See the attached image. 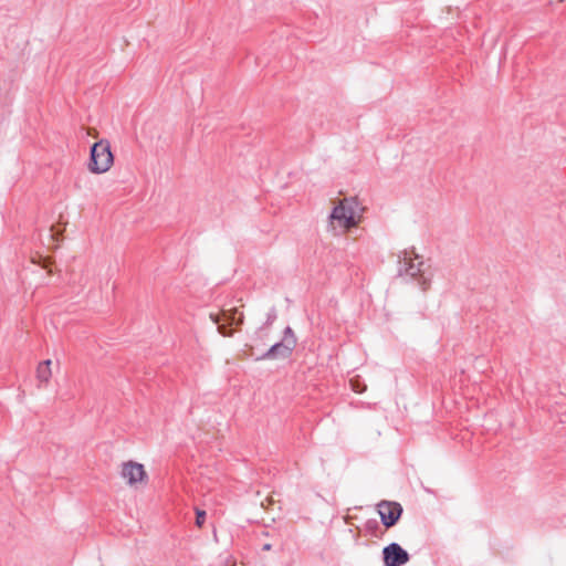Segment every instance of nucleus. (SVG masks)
Returning a JSON list of instances; mask_svg holds the SVG:
<instances>
[{
	"label": "nucleus",
	"instance_id": "obj_7",
	"mask_svg": "<svg viewBox=\"0 0 566 566\" xmlns=\"http://www.w3.org/2000/svg\"><path fill=\"white\" fill-rule=\"evenodd\" d=\"M293 340L291 338L282 339L279 343L272 345L262 356L258 359H280L287 358L294 349Z\"/></svg>",
	"mask_w": 566,
	"mask_h": 566
},
{
	"label": "nucleus",
	"instance_id": "obj_12",
	"mask_svg": "<svg viewBox=\"0 0 566 566\" xmlns=\"http://www.w3.org/2000/svg\"><path fill=\"white\" fill-rule=\"evenodd\" d=\"M218 332L223 335V336H231L232 335V331L228 329L227 325L224 324H219L218 325Z\"/></svg>",
	"mask_w": 566,
	"mask_h": 566
},
{
	"label": "nucleus",
	"instance_id": "obj_11",
	"mask_svg": "<svg viewBox=\"0 0 566 566\" xmlns=\"http://www.w3.org/2000/svg\"><path fill=\"white\" fill-rule=\"evenodd\" d=\"M287 338H291V340H293V345L295 347L296 346V337H295L294 332L292 331V328L290 326H287L284 329L283 339H287Z\"/></svg>",
	"mask_w": 566,
	"mask_h": 566
},
{
	"label": "nucleus",
	"instance_id": "obj_6",
	"mask_svg": "<svg viewBox=\"0 0 566 566\" xmlns=\"http://www.w3.org/2000/svg\"><path fill=\"white\" fill-rule=\"evenodd\" d=\"M120 475L129 485H135L138 482H145L147 480L144 465L134 461L123 463Z\"/></svg>",
	"mask_w": 566,
	"mask_h": 566
},
{
	"label": "nucleus",
	"instance_id": "obj_14",
	"mask_svg": "<svg viewBox=\"0 0 566 566\" xmlns=\"http://www.w3.org/2000/svg\"><path fill=\"white\" fill-rule=\"evenodd\" d=\"M271 548H272L271 544H264V545L262 546V551H263V552L270 551Z\"/></svg>",
	"mask_w": 566,
	"mask_h": 566
},
{
	"label": "nucleus",
	"instance_id": "obj_4",
	"mask_svg": "<svg viewBox=\"0 0 566 566\" xmlns=\"http://www.w3.org/2000/svg\"><path fill=\"white\" fill-rule=\"evenodd\" d=\"M378 513L381 523L389 528L399 521L402 514V506L398 502L382 501L378 504Z\"/></svg>",
	"mask_w": 566,
	"mask_h": 566
},
{
	"label": "nucleus",
	"instance_id": "obj_15",
	"mask_svg": "<svg viewBox=\"0 0 566 566\" xmlns=\"http://www.w3.org/2000/svg\"><path fill=\"white\" fill-rule=\"evenodd\" d=\"M210 317H211V319H212L216 324H219V318H218V316H217V315H214V314H210Z\"/></svg>",
	"mask_w": 566,
	"mask_h": 566
},
{
	"label": "nucleus",
	"instance_id": "obj_3",
	"mask_svg": "<svg viewBox=\"0 0 566 566\" xmlns=\"http://www.w3.org/2000/svg\"><path fill=\"white\" fill-rule=\"evenodd\" d=\"M114 164L111 144L107 139H101L93 144L90 151L88 170L93 174H104Z\"/></svg>",
	"mask_w": 566,
	"mask_h": 566
},
{
	"label": "nucleus",
	"instance_id": "obj_2",
	"mask_svg": "<svg viewBox=\"0 0 566 566\" xmlns=\"http://www.w3.org/2000/svg\"><path fill=\"white\" fill-rule=\"evenodd\" d=\"M398 274L416 280L422 291L430 287L431 277L427 275L422 256L413 250H405L398 254Z\"/></svg>",
	"mask_w": 566,
	"mask_h": 566
},
{
	"label": "nucleus",
	"instance_id": "obj_16",
	"mask_svg": "<svg viewBox=\"0 0 566 566\" xmlns=\"http://www.w3.org/2000/svg\"><path fill=\"white\" fill-rule=\"evenodd\" d=\"M564 0H558V2H563Z\"/></svg>",
	"mask_w": 566,
	"mask_h": 566
},
{
	"label": "nucleus",
	"instance_id": "obj_10",
	"mask_svg": "<svg viewBox=\"0 0 566 566\" xmlns=\"http://www.w3.org/2000/svg\"><path fill=\"white\" fill-rule=\"evenodd\" d=\"M206 521V512L201 510L196 511V525L202 527Z\"/></svg>",
	"mask_w": 566,
	"mask_h": 566
},
{
	"label": "nucleus",
	"instance_id": "obj_1",
	"mask_svg": "<svg viewBox=\"0 0 566 566\" xmlns=\"http://www.w3.org/2000/svg\"><path fill=\"white\" fill-rule=\"evenodd\" d=\"M364 208L356 197L344 198L334 207L329 214V223L335 229L337 223L343 232L356 227L363 216Z\"/></svg>",
	"mask_w": 566,
	"mask_h": 566
},
{
	"label": "nucleus",
	"instance_id": "obj_5",
	"mask_svg": "<svg viewBox=\"0 0 566 566\" xmlns=\"http://www.w3.org/2000/svg\"><path fill=\"white\" fill-rule=\"evenodd\" d=\"M385 566H402L409 562L410 556L399 544L391 543L382 549Z\"/></svg>",
	"mask_w": 566,
	"mask_h": 566
},
{
	"label": "nucleus",
	"instance_id": "obj_8",
	"mask_svg": "<svg viewBox=\"0 0 566 566\" xmlns=\"http://www.w3.org/2000/svg\"><path fill=\"white\" fill-rule=\"evenodd\" d=\"M51 364L52 360L46 359L38 365L36 379L39 380L40 384H48L50 381V378L52 376Z\"/></svg>",
	"mask_w": 566,
	"mask_h": 566
},
{
	"label": "nucleus",
	"instance_id": "obj_9",
	"mask_svg": "<svg viewBox=\"0 0 566 566\" xmlns=\"http://www.w3.org/2000/svg\"><path fill=\"white\" fill-rule=\"evenodd\" d=\"M237 313L238 310L234 308L229 312H223V316L229 322V324L241 325L243 323V314L239 313V317H235Z\"/></svg>",
	"mask_w": 566,
	"mask_h": 566
},
{
	"label": "nucleus",
	"instance_id": "obj_13",
	"mask_svg": "<svg viewBox=\"0 0 566 566\" xmlns=\"http://www.w3.org/2000/svg\"><path fill=\"white\" fill-rule=\"evenodd\" d=\"M350 385H352V388H353L354 391H356V392H363L364 391V389L359 387L358 380L352 379L350 380Z\"/></svg>",
	"mask_w": 566,
	"mask_h": 566
}]
</instances>
